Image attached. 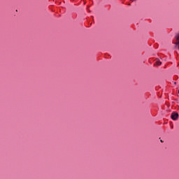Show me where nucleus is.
Listing matches in <instances>:
<instances>
[{
    "instance_id": "nucleus-1",
    "label": "nucleus",
    "mask_w": 179,
    "mask_h": 179,
    "mask_svg": "<svg viewBox=\"0 0 179 179\" xmlns=\"http://www.w3.org/2000/svg\"><path fill=\"white\" fill-rule=\"evenodd\" d=\"M178 113L177 112H173L171 115V117L173 121H177V120H178Z\"/></svg>"
},
{
    "instance_id": "nucleus-2",
    "label": "nucleus",
    "mask_w": 179,
    "mask_h": 179,
    "mask_svg": "<svg viewBox=\"0 0 179 179\" xmlns=\"http://www.w3.org/2000/svg\"><path fill=\"white\" fill-rule=\"evenodd\" d=\"M157 65H162V62H160V60H157Z\"/></svg>"
},
{
    "instance_id": "nucleus-3",
    "label": "nucleus",
    "mask_w": 179,
    "mask_h": 179,
    "mask_svg": "<svg viewBox=\"0 0 179 179\" xmlns=\"http://www.w3.org/2000/svg\"><path fill=\"white\" fill-rule=\"evenodd\" d=\"M161 142H162V143H163V141H162V140H161Z\"/></svg>"
},
{
    "instance_id": "nucleus-4",
    "label": "nucleus",
    "mask_w": 179,
    "mask_h": 179,
    "mask_svg": "<svg viewBox=\"0 0 179 179\" xmlns=\"http://www.w3.org/2000/svg\"><path fill=\"white\" fill-rule=\"evenodd\" d=\"M131 1H135V0H131Z\"/></svg>"
}]
</instances>
